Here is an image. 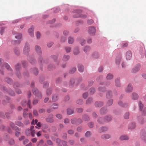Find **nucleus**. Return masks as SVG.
I'll return each mask as SVG.
<instances>
[{"label":"nucleus","instance_id":"1","mask_svg":"<svg viewBox=\"0 0 146 146\" xmlns=\"http://www.w3.org/2000/svg\"><path fill=\"white\" fill-rule=\"evenodd\" d=\"M15 32L13 31V34L15 35V38L17 39V40H15L12 41V42L14 44H19L21 41V39L22 37V35L20 33H18L15 34Z\"/></svg>","mask_w":146,"mask_h":146},{"label":"nucleus","instance_id":"2","mask_svg":"<svg viewBox=\"0 0 146 146\" xmlns=\"http://www.w3.org/2000/svg\"><path fill=\"white\" fill-rule=\"evenodd\" d=\"M111 119V117L110 115H108L105 117L104 119L103 118H101L98 120V122L99 123H102L104 121H109Z\"/></svg>","mask_w":146,"mask_h":146},{"label":"nucleus","instance_id":"3","mask_svg":"<svg viewBox=\"0 0 146 146\" xmlns=\"http://www.w3.org/2000/svg\"><path fill=\"white\" fill-rule=\"evenodd\" d=\"M33 92L35 96L38 98L41 99L42 98V96L40 93L39 92L38 89L35 88L33 90Z\"/></svg>","mask_w":146,"mask_h":146},{"label":"nucleus","instance_id":"4","mask_svg":"<svg viewBox=\"0 0 146 146\" xmlns=\"http://www.w3.org/2000/svg\"><path fill=\"white\" fill-rule=\"evenodd\" d=\"M29 51V43L27 42L26 43L25 45L24 48L23 53L27 55Z\"/></svg>","mask_w":146,"mask_h":146},{"label":"nucleus","instance_id":"5","mask_svg":"<svg viewBox=\"0 0 146 146\" xmlns=\"http://www.w3.org/2000/svg\"><path fill=\"white\" fill-rule=\"evenodd\" d=\"M132 53L130 50H128L126 52L125 54V57L127 60H129L131 58Z\"/></svg>","mask_w":146,"mask_h":146},{"label":"nucleus","instance_id":"6","mask_svg":"<svg viewBox=\"0 0 146 146\" xmlns=\"http://www.w3.org/2000/svg\"><path fill=\"white\" fill-rule=\"evenodd\" d=\"M35 49L36 52L39 55H42V50L40 46L38 45H36L35 47Z\"/></svg>","mask_w":146,"mask_h":146},{"label":"nucleus","instance_id":"7","mask_svg":"<svg viewBox=\"0 0 146 146\" xmlns=\"http://www.w3.org/2000/svg\"><path fill=\"white\" fill-rule=\"evenodd\" d=\"M96 29L93 27H90L88 30V32L89 34L91 35H94L95 34Z\"/></svg>","mask_w":146,"mask_h":146},{"label":"nucleus","instance_id":"8","mask_svg":"<svg viewBox=\"0 0 146 146\" xmlns=\"http://www.w3.org/2000/svg\"><path fill=\"white\" fill-rule=\"evenodd\" d=\"M140 68L139 64H136L134 66L132 70V72L133 73H136L139 71Z\"/></svg>","mask_w":146,"mask_h":146},{"label":"nucleus","instance_id":"9","mask_svg":"<svg viewBox=\"0 0 146 146\" xmlns=\"http://www.w3.org/2000/svg\"><path fill=\"white\" fill-rule=\"evenodd\" d=\"M133 89L132 85L130 84H129L125 89V91L129 93L132 92Z\"/></svg>","mask_w":146,"mask_h":146},{"label":"nucleus","instance_id":"10","mask_svg":"<svg viewBox=\"0 0 146 146\" xmlns=\"http://www.w3.org/2000/svg\"><path fill=\"white\" fill-rule=\"evenodd\" d=\"M80 52V49L78 47H75L73 50V54L74 55H77Z\"/></svg>","mask_w":146,"mask_h":146},{"label":"nucleus","instance_id":"11","mask_svg":"<svg viewBox=\"0 0 146 146\" xmlns=\"http://www.w3.org/2000/svg\"><path fill=\"white\" fill-rule=\"evenodd\" d=\"M34 29V27L33 26H32L28 30L30 36L32 37L34 35L33 33Z\"/></svg>","mask_w":146,"mask_h":146},{"label":"nucleus","instance_id":"12","mask_svg":"<svg viewBox=\"0 0 146 146\" xmlns=\"http://www.w3.org/2000/svg\"><path fill=\"white\" fill-rule=\"evenodd\" d=\"M31 104V101L30 100H28V102L27 103L26 101H24L22 103V106L25 107L26 104H27L28 106L31 109V106H30V104Z\"/></svg>","mask_w":146,"mask_h":146},{"label":"nucleus","instance_id":"13","mask_svg":"<svg viewBox=\"0 0 146 146\" xmlns=\"http://www.w3.org/2000/svg\"><path fill=\"white\" fill-rule=\"evenodd\" d=\"M50 118L48 117L46 119V121L48 122L52 123L54 121V120L53 119V115L52 114H50Z\"/></svg>","mask_w":146,"mask_h":146},{"label":"nucleus","instance_id":"14","mask_svg":"<svg viewBox=\"0 0 146 146\" xmlns=\"http://www.w3.org/2000/svg\"><path fill=\"white\" fill-rule=\"evenodd\" d=\"M10 125L13 129H14L15 130H20V128L17 126H15V124L13 123H10Z\"/></svg>","mask_w":146,"mask_h":146},{"label":"nucleus","instance_id":"15","mask_svg":"<svg viewBox=\"0 0 146 146\" xmlns=\"http://www.w3.org/2000/svg\"><path fill=\"white\" fill-rule=\"evenodd\" d=\"M120 78H117L115 80V83L116 86L117 87L120 86V84L119 82Z\"/></svg>","mask_w":146,"mask_h":146},{"label":"nucleus","instance_id":"16","mask_svg":"<svg viewBox=\"0 0 146 146\" xmlns=\"http://www.w3.org/2000/svg\"><path fill=\"white\" fill-rule=\"evenodd\" d=\"M58 99V95L57 94L53 95L52 96V100L53 102H55Z\"/></svg>","mask_w":146,"mask_h":146},{"label":"nucleus","instance_id":"17","mask_svg":"<svg viewBox=\"0 0 146 146\" xmlns=\"http://www.w3.org/2000/svg\"><path fill=\"white\" fill-rule=\"evenodd\" d=\"M58 105L56 103H53L50 106L51 108L53 109H56L58 108Z\"/></svg>","mask_w":146,"mask_h":146},{"label":"nucleus","instance_id":"18","mask_svg":"<svg viewBox=\"0 0 146 146\" xmlns=\"http://www.w3.org/2000/svg\"><path fill=\"white\" fill-rule=\"evenodd\" d=\"M90 46H86L84 47L83 49L84 52L85 53L88 52L90 50Z\"/></svg>","mask_w":146,"mask_h":146},{"label":"nucleus","instance_id":"19","mask_svg":"<svg viewBox=\"0 0 146 146\" xmlns=\"http://www.w3.org/2000/svg\"><path fill=\"white\" fill-rule=\"evenodd\" d=\"M119 139L121 140H128L129 137L126 135H122L119 137Z\"/></svg>","mask_w":146,"mask_h":146},{"label":"nucleus","instance_id":"20","mask_svg":"<svg viewBox=\"0 0 146 146\" xmlns=\"http://www.w3.org/2000/svg\"><path fill=\"white\" fill-rule=\"evenodd\" d=\"M110 137V135L107 134H104L101 136V138L103 139H108Z\"/></svg>","mask_w":146,"mask_h":146},{"label":"nucleus","instance_id":"21","mask_svg":"<svg viewBox=\"0 0 146 146\" xmlns=\"http://www.w3.org/2000/svg\"><path fill=\"white\" fill-rule=\"evenodd\" d=\"M132 98L133 100H136L138 98V96L136 93H132Z\"/></svg>","mask_w":146,"mask_h":146},{"label":"nucleus","instance_id":"22","mask_svg":"<svg viewBox=\"0 0 146 146\" xmlns=\"http://www.w3.org/2000/svg\"><path fill=\"white\" fill-rule=\"evenodd\" d=\"M78 40L80 41V42L82 46L84 45L86 43L85 40L83 38H80Z\"/></svg>","mask_w":146,"mask_h":146},{"label":"nucleus","instance_id":"23","mask_svg":"<svg viewBox=\"0 0 146 146\" xmlns=\"http://www.w3.org/2000/svg\"><path fill=\"white\" fill-rule=\"evenodd\" d=\"M70 57V56L68 55H64L63 57V60L64 61H67L69 59Z\"/></svg>","mask_w":146,"mask_h":146},{"label":"nucleus","instance_id":"24","mask_svg":"<svg viewBox=\"0 0 146 146\" xmlns=\"http://www.w3.org/2000/svg\"><path fill=\"white\" fill-rule=\"evenodd\" d=\"M72 48L70 46H66L65 47L64 49L67 53L70 52L72 51Z\"/></svg>","mask_w":146,"mask_h":146},{"label":"nucleus","instance_id":"25","mask_svg":"<svg viewBox=\"0 0 146 146\" xmlns=\"http://www.w3.org/2000/svg\"><path fill=\"white\" fill-rule=\"evenodd\" d=\"M27 111L28 109H25L24 110L23 116L24 118H27L28 117Z\"/></svg>","mask_w":146,"mask_h":146},{"label":"nucleus","instance_id":"26","mask_svg":"<svg viewBox=\"0 0 146 146\" xmlns=\"http://www.w3.org/2000/svg\"><path fill=\"white\" fill-rule=\"evenodd\" d=\"M113 77V76L112 74L109 73L107 75L106 79L107 80H111L112 79Z\"/></svg>","mask_w":146,"mask_h":146},{"label":"nucleus","instance_id":"27","mask_svg":"<svg viewBox=\"0 0 146 146\" xmlns=\"http://www.w3.org/2000/svg\"><path fill=\"white\" fill-rule=\"evenodd\" d=\"M15 124L19 127H24V124L20 122L19 121H16L15 122Z\"/></svg>","mask_w":146,"mask_h":146},{"label":"nucleus","instance_id":"28","mask_svg":"<svg viewBox=\"0 0 146 146\" xmlns=\"http://www.w3.org/2000/svg\"><path fill=\"white\" fill-rule=\"evenodd\" d=\"M78 70L80 72H82L83 71L84 67L82 64H79L78 67Z\"/></svg>","mask_w":146,"mask_h":146},{"label":"nucleus","instance_id":"29","mask_svg":"<svg viewBox=\"0 0 146 146\" xmlns=\"http://www.w3.org/2000/svg\"><path fill=\"white\" fill-rule=\"evenodd\" d=\"M95 105L96 107H100L103 105V103L101 102H96L95 103Z\"/></svg>","mask_w":146,"mask_h":146},{"label":"nucleus","instance_id":"30","mask_svg":"<svg viewBox=\"0 0 146 146\" xmlns=\"http://www.w3.org/2000/svg\"><path fill=\"white\" fill-rule=\"evenodd\" d=\"M67 113L68 115L72 114L74 113V110L72 109H68L67 110Z\"/></svg>","mask_w":146,"mask_h":146},{"label":"nucleus","instance_id":"31","mask_svg":"<svg viewBox=\"0 0 146 146\" xmlns=\"http://www.w3.org/2000/svg\"><path fill=\"white\" fill-rule=\"evenodd\" d=\"M38 63L40 64L45 63V61L43 59L42 56H40L38 59Z\"/></svg>","mask_w":146,"mask_h":146},{"label":"nucleus","instance_id":"32","mask_svg":"<svg viewBox=\"0 0 146 146\" xmlns=\"http://www.w3.org/2000/svg\"><path fill=\"white\" fill-rule=\"evenodd\" d=\"M92 56L93 57L95 58H98L100 56L99 54L97 52H94L92 54Z\"/></svg>","mask_w":146,"mask_h":146},{"label":"nucleus","instance_id":"33","mask_svg":"<svg viewBox=\"0 0 146 146\" xmlns=\"http://www.w3.org/2000/svg\"><path fill=\"white\" fill-rule=\"evenodd\" d=\"M74 17H81L83 18H86L87 16L85 15H79L78 14H77L76 16Z\"/></svg>","mask_w":146,"mask_h":146},{"label":"nucleus","instance_id":"34","mask_svg":"<svg viewBox=\"0 0 146 146\" xmlns=\"http://www.w3.org/2000/svg\"><path fill=\"white\" fill-rule=\"evenodd\" d=\"M107 130V128L106 127H102L101 128L100 130V132H103L106 131Z\"/></svg>","mask_w":146,"mask_h":146},{"label":"nucleus","instance_id":"35","mask_svg":"<svg viewBox=\"0 0 146 146\" xmlns=\"http://www.w3.org/2000/svg\"><path fill=\"white\" fill-rule=\"evenodd\" d=\"M141 138L145 141H146V133H144L142 134L141 136Z\"/></svg>","mask_w":146,"mask_h":146},{"label":"nucleus","instance_id":"36","mask_svg":"<svg viewBox=\"0 0 146 146\" xmlns=\"http://www.w3.org/2000/svg\"><path fill=\"white\" fill-rule=\"evenodd\" d=\"M135 127V124L134 123H131L129 126V128L132 129H134Z\"/></svg>","mask_w":146,"mask_h":146},{"label":"nucleus","instance_id":"37","mask_svg":"<svg viewBox=\"0 0 146 146\" xmlns=\"http://www.w3.org/2000/svg\"><path fill=\"white\" fill-rule=\"evenodd\" d=\"M52 92V89L51 88L48 89L46 91V95L49 96L51 95Z\"/></svg>","mask_w":146,"mask_h":146},{"label":"nucleus","instance_id":"38","mask_svg":"<svg viewBox=\"0 0 146 146\" xmlns=\"http://www.w3.org/2000/svg\"><path fill=\"white\" fill-rule=\"evenodd\" d=\"M74 41V39L71 37H69L68 38V42L69 44H71L73 43Z\"/></svg>","mask_w":146,"mask_h":146},{"label":"nucleus","instance_id":"39","mask_svg":"<svg viewBox=\"0 0 146 146\" xmlns=\"http://www.w3.org/2000/svg\"><path fill=\"white\" fill-rule=\"evenodd\" d=\"M14 51L16 55L18 56L19 55L20 52L18 48H15L14 49Z\"/></svg>","mask_w":146,"mask_h":146},{"label":"nucleus","instance_id":"40","mask_svg":"<svg viewBox=\"0 0 146 146\" xmlns=\"http://www.w3.org/2000/svg\"><path fill=\"white\" fill-rule=\"evenodd\" d=\"M21 131V129L20 128L19 130H15L16 132L15 133V135L17 137H18L21 135V133L20 132Z\"/></svg>","mask_w":146,"mask_h":146},{"label":"nucleus","instance_id":"41","mask_svg":"<svg viewBox=\"0 0 146 146\" xmlns=\"http://www.w3.org/2000/svg\"><path fill=\"white\" fill-rule=\"evenodd\" d=\"M83 119L86 121H88L89 120V118L88 115H84L83 117Z\"/></svg>","mask_w":146,"mask_h":146},{"label":"nucleus","instance_id":"42","mask_svg":"<svg viewBox=\"0 0 146 146\" xmlns=\"http://www.w3.org/2000/svg\"><path fill=\"white\" fill-rule=\"evenodd\" d=\"M26 134L27 136H29L31 134V130L29 129H27L25 131Z\"/></svg>","mask_w":146,"mask_h":146},{"label":"nucleus","instance_id":"43","mask_svg":"<svg viewBox=\"0 0 146 146\" xmlns=\"http://www.w3.org/2000/svg\"><path fill=\"white\" fill-rule=\"evenodd\" d=\"M95 91V88H92L90 90V94L91 95L93 94L94 93Z\"/></svg>","mask_w":146,"mask_h":146},{"label":"nucleus","instance_id":"44","mask_svg":"<svg viewBox=\"0 0 146 146\" xmlns=\"http://www.w3.org/2000/svg\"><path fill=\"white\" fill-rule=\"evenodd\" d=\"M33 113L35 117H37L38 116V114L37 111L35 110H33Z\"/></svg>","mask_w":146,"mask_h":146},{"label":"nucleus","instance_id":"45","mask_svg":"<svg viewBox=\"0 0 146 146\" xmlns=\"http://www.w3.org/2000/svg\"><path fill=\"white\" fill-rule=\"evenodd\" d=\"M33 72L35 75H37L38 73V70L37 68H35L33 70Z\"/></svg>","mask_w":146,"mask_h":146},{"label":"nucleus","instance_id":"46","mask_svg":"<svg viewBox=\"0 0 146 146\" xmlns=\"http://www.w3.org/2000/svg\"><path fill=\"white\" fill-rule=\"evenodd\" d=\"M92 102V100L91 98H89L86 100V104H90Z\"/></svg>","mask_w":146,"mask_h":146},{"label":"nucleus","instance_id":"47","mask_svg":"<svg viewBox=\"0 0 146 146\" xmlns=\"http://www.w3.org/2000/svg\"><path fill=\"white\" fill-rule=\"evenodd\" d=\"M77 122H76V124H79L82 122V121L80 119H77Z\"/></svg>","mask_w":146,"mask_h":146},{"label":"nucleus","instance_id":"48","mask_svg":"<svg viewBox=\"0 0 146 146\" xmlns=\"http://www.w3.org/2000/svg\"><path fill=\"white\" fill-rule=\"evenodd\" d=\"M128 44L127 42H124L122 44L121 48H123L127 46Z\"/></svg>","mask_w":146,"mask_h":146},{"label":"nucleus","instance_id":"49","mask_svg":"<svg viewBox=\"0 0 146 146\" xmlns=\"http://www.w3.org/2000/svg\"><path fill=\"white\" fill-rule=\"evenodd\" d=\"M38 120L36 119L34 120V119H33V121L31 123V125H34L35 124H36L38 123Z\"/></svg>","mask_w":146,"mask_h":146},{"label":"nucleus","instance_id":"50","mask_svg":"<svg viewBox=\"0 0 146 146\" xmlns=\"http://www.w3.org/2000/svg\"><path fill=\"white\" fill-rule=\"evenodd\" d=\"M76 71V68H72L70 71V73L72 74L74 73Z\"/></svg>","mask_w":146,"mask_h":146},{"label":"nucleus","instance_id":"51","mask_svg":"<svg viewBox=\"0 0 146 146\" xmlns=\"http://www.w3.org/2000/svg\"><path fill=\"white\" fill-rule=\"evenodd\" d=\"M5 81L8 84H11L12 82L11 80L8 78H5Z\"/></svg>","mask_w":146,"mask_h":146},{"label":"nucleus","instance_id":"52","mask_svg":"<svg viewBox=\"0 0 146 146\" xmlns=\"http://www.w3.org/2000/svg\"><path fill=\"white\" fill-rule=\"evenodd\" d=\"M113 100L111 99L110 100L107 102V105L109 106L111 105L113 103Z\"/></svg>","mask_w":146,"mask_h":146},{"label":"nucleus","instance_id":"53","mask_svg":"<svg viewBox=\"0 0 146 146\" xmlns=\"http://www.w3.org/2000/svg\"><path fill=\"white\" fill-rule=\"evenodd\" d=\"M55 116L56 118L59 119L62 118V115L60 114H57Z\"/></svg>","mask_w":146,"mask_h":146},{"label":"nucleus","instance_id":"54","mask_svg":"<svg viewBox=\"0 0 146 146\" xmlns=\"http://www.w3.org/2000/svg\"><path fill=\"white\" fill-rule=\"evenodd\" d=\"M29 62L31 63H35V60L34 59L31 58L29 60Z\"/></svg>","mask_w":146,"mask_h":146},{"label":"nucleus","instance_id":"55","mask_svg":"<svg viewBox=\"0 0 146 146\" xmlns=\"http://www.w3.org/2000/svg\"><path fill=\"white\" fill-rule=\"evenodd\" d=\"M83 103V101L82 99H79L77 101V103L79 105H81Z\"/></svg>","mask_w":146,"mask_h":146},{"label":"nucleus","instance_id":"56","mask_svg":"<svg viewBox=\"0 0 146 146\" xmlns=\"http://www.w3.org/2000/svg\"><path fill=\"white\" fill-rule=\"evenodd\" d=\"M74 80L73 79H70V85L72 86L74 84Z\"/></svg>","mask_w":146,"mask_h":146},{"label":"nucleus","instance_id":"57","mask_svg":"<svg viewBox=\"0 0 146 146\" xmlns=\"http://www.w3.org/2000/svg\"><path fill=\"white\" fill-rule=\"evenodd\" d=\"M88 94L87 93H85L83 94L82 97L84 99H86L88 96Z\"/></svg>","mask_w":146,"mask_h":146},{"label":"nucleus","instance_id":"58","mask_svg":"<svg viewBox=\"0 0 146 146\" xmlns=\"http://www.w3.org/2000/svg\"><path fill=\"white\" fill-rule=\"evenodd\" d=\"M76 121H77L76 119H75V118L72 119L71 120V122L72 123V124H74L75 123L76 124V122H77Z\"/></svg>","mask_w":146,"mask_h":146},{"label":"nucleus","instance_id":"59","mask_svg":"<svg viewBox=\"0 0 146 146\" xmlns=\"http://www.w3.org/2000/svg\"><path fill=\"white\" fill-rule=\"evenodd\" d=\"M124 118L126 119L129 118V112H127L125 113L124 115Z\"/></svg>","mask_w":146,"mask_h":146},{"label":"nucleus","instance_id":"60","mask_svg":"<svg viewBox=\"0 0 146 146\" xmlns=\"http://www.w3.org/2000/svg\"><path fill=\"white\" fill-rule=\"evenodd\" d=\"M118 104L119 105H120L122 107H124L126 105V104H123L121 101H120V102H119L118 103Z\"/></svg>","mask_w":146,"mask_h":146},{"label":"nucleus","instance_id":"61","mask_svg":"<svg viewBox=\"0 0 146 146\" xmlns=\"http://www.w3.org/2000/svg\"><path fill=\"white\" fill-rule=\"evenodd\" d=\"M41 34L39 32H37L36 34V36L38 39L40 38V37Z\"/></svg>","mask_w":146,"mask_h":146},{"label":"nucleus","instance_id":"62","mask_svg":"<svg viewBox=\"0 0 146 146\" xmlns=\"http://www.w3.org/2000/svg\"><path fill=\"white\" fill-rule=\"evenodd\" d=\"M14 140L12 139L10 140L9 141V143L11 145H13L14 144Z\"/></svg>","mask_w":146,"mask_h":146},{"label":"nucleus","instance_id":"63","mask_svg":"<svg viewBox=\"0 0 146 146\" xmlns=\"http://www.w3.org/2000/svg\"><path fill=\"white\" fill-rule=\"evenodd\" d=\"M51 57L52 59H54L55 61L58 58V57L54 55H52L51 56Z\"/></svg>","mask_w":146,"mask_h":146},{"label":"nucleus","instance_id":"64","mask_svg":"<svg viewBox=\"0 0 146 146\" xmlns=\"http://www.w3.org/2000/svg\"><path fill=\"white\" fill-rule=\"evenodd\" d=\"M87 42L88 43L91 44L92 42V38H88L87 39Z\"/></svg>","mask_w":146,"mask_h":146}]
</instances>
